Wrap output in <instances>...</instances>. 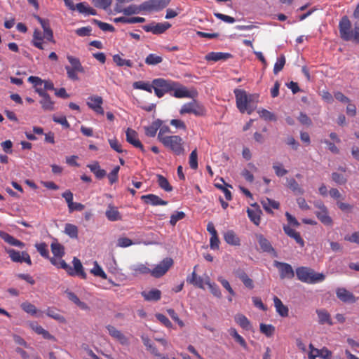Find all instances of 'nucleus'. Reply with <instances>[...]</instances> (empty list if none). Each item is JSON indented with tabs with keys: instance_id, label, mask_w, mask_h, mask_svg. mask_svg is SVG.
Here are the masks:
<instances>
[{
	"instance_id": "nucleus-1",
	"label": "nucleus",
	"mask_w": 359,
	"mask_h": 359,
	"mask_svg": "<svg viewBox=\"0 0 359 359\" xmlns=\"http://www.w3.org/2000/svg\"><path fill=\"white\" fill-rule=\"evenodd\" d=\"M295 273L298 280L309 284L320 283L325 278L323 273H316L313 269L306 266L297 267Z\"/></svg>"
},
{
	"instance_id": "nucleus-2",
	"label": "nucleus",
	"mask_w": 359,
	"mask_h": 359,
	"mask_svg": "<svg viewBox=\"0 0 359 359\" xmlns=\"http://www.w3.org/2000/svg\"><path fill=\"white\" fill-rule=\"evenodd\" d=\"M233 93L236 97V107L239 111L243 114L247 111L248 114H250L253 111L251 102L254 95L248 94L243 89H235Z\"/></svg>"
},
{
	"instance_id": "nucleus-3",
	"label": "nucleus",
	"mask_w": 359,
	"mask_h": 359,
	"mask_svg": "<svg viewBox=\"0 0 359 359\" xmlns=\"http://www.w3.org/2000/svg\"><path fill=\"white\" fill-rule=\"evenodd\" d=\"M161 143L177 156L184 154V141L179 135H170L167 138H163Z\"/></svg>"
},
{
	"instance_id": "nucleus-4",
	"label": "nucleus",
	"mask_w": 359,
	"mask_h": 359,
	"mask_svg": "<svg viewBox=\"0 0 359 359\" xmlns=\"http://www.w3.org/2000/svg\"><path fill=\"white\" fill-rule=\"evenodd\" d=\"M175 81L162 78L155 79L152 81L153 90L155 95L161 98L166 93H171L173 89Z\"/></svg>"
},
{
	"instance_id": "nucleus-5",
	"label": "nucleus",
	"mask_w": 359,
	"mask_h": 359,
	"mask_svg": "<svg viewBox=\"0 0 359 359\" xmlns=\"http://www.w3.org/2000/svg\"><path fill=\"white\" fill-rule=\"evenodd\" d=\"M205 107L195 100L184 104L180 110L181 115L192 114L196 116H203L205 114Z\"/></svg>"
},
{
	"instance_id": "nucleus-6",
	"label": "nucleus",
	"mask_w": 359,
	"mask_h": 359,
	"mask_svg": "<svg viewBox=\"0 0 359 359\" xmlns=\"http://www.w3.org/2000/svg\"><path fill=\"white\" fill-rule=\"evenodd\" d=\"M339 29L341 38L344 41H350L353 39L351 23L347 16H344L339 23Z\"/></svg>"
},
{
	"instance_id": "nucleus-7",
	"label": "nucleus",
	"mask_w": 359,
	"mask_h": 359,
	"mask_svg": "<svg viewBox=\"0 0 359 359\" xmlns=\"http://www.w3.org/2000/svg\"><path fill=\"white\" fill-rule=\"evenodd\" d=\"M6 252L13 262L26 263L29 266L32 264L29 255L26 251L19 252L14 249H6Z\"/></svg>"
},
{
	"instance_id": "nucleus-8",
	"label": "nucleus",
	"mask_w": 359,
	"mask_h": 359,
	"mask_svg": "<svg viewBox=\"0 0 359 359\" xmlns=\"http://www.w3.org/2000/svg\"><path fill=\"white\" fill-rule=\"evenodd\" d=\"M173 260L170 257L163 259L151 271V275L154 278L163 276L172 266Z\"/></svg>"
},
{
	"instance_id": "nucleus-9",
	"label": "nucleus",
	"mask_w": 359,
	"mask_h": 359,
	"mask_svg": "<svg viewBox=\"0 0 359 359\" xmlns=\"http://www.w3.org/2000/svg\"><path fill=\"white\" fill-rule=\"evenodd\" d=\"M170 2V0H148L142 3V7L144 11H158L165 8Z\"/></svg>"
},
{
	"instance_id": "nucleus-10",
	"label": "nucleus",
	"mask_w": 359,
	"mask_h": 359,
	"mask_svg": "<svg viewBox=\"0 0 359 359\" xmlns=\"http://www.w3.org/2000/svg\"><path fill=\"white\" fill-rule=\"evenodd\" d=\"M273 265L278 269L281 279H292L294 278V272L290 264L285 262L274 261Z\"/></svg>"
},
{
	"instance_id": "nucleus-11",
	"label": "nucleus",
	"mask_w": 359,
	"mask_h": 359,
	"mask_svg": "<svg viewBox=\"0 0 359 359\" xmlns=\"http://www.w3.org/2000/svg\"><path fill=\"white\" fill-rule=\"evenodd\" d=\"M171 27V24L168 22H152L149 25L142 26V29L147 32H151L154 34H161L164 33Z\"/></svg>"
},
{
	"instance_id": "nucleus-12",
	"label": "nucleus",
	"mask_w": 359,
	"mask_h": 359,
	"mask_svg": "<svg viewBox=\"0 0 359 359\" xmlns=\"http://www.w3.org/2000/svg\"><path fill=\"white\" fill-rule=\"evenodd\" d=\"M35 18L37 20V21L40 23L43 29V37L47 41L55 43V41L54 39L53 36V32L52 29L50 28V22L48 19H43L39 15H36Z\"/></svg>"
},
{
	"instance_id": "nucleus-13",
	"label": "nucleus",
	"mask_w": 359,
	"mask_h": 359,
	"mask_svg": "<svg viewBox=\"0 0 359 359\" xmlns=\"http://www.w3.org/2000/svg\"><path fill=\"white\" fill-rule=\"evenodd\" d=\"M126 141L128 143L132 144L135 148L140 149L142 152L145 153L144 146L140 141L138 138V134L135 130L128 128L126 130Z\"/></svg>"
},
{
	"instance_id": "nucleus-14",
	"label": "nucleus",
	"mask_w": 359,
	"mask_h": 359,
	"mask_svg": "<svg viewBox=\"0 0 359 359\" xmlns=\"http://www.w3.org/2000/svg\"><path fill=\"white\" fill-rule=\"evenodd\" d=\"M74 268L69 266V269L67 270V273L71 276H79L82 279L86 278V273L83 271V267L81 261L76 257H74L72 261Z\"/></svg>"
},
{
	"instance_id": "nucleus-15",
	"label": "nucleus",
	"mask_w": 359,
	"mask_h": 359,
	"mask_svg": "<svg viewBox=\"0 0 359 359\" xmlns=\"http://www.w3.org/2000/svg\"><path fill=\"white\" fill-rule=\"evenodd\" d=\"M88 100L87 105L89 108L93 109L97 114L101 115L104 114V109L102 107L103 103V99L102 97L98 95H92L90 96Z\"/></svg>"
},
{
	"instance_id": "nucleus-16",
	"label": "nucleus",
	"mask_w": 359,
	"mask_h": 359,
	"mask_svg": "<svg viewBox=\"0 0 359 359\" xmlns=\"http://www.w3.org/2000/svg\"><path fill=\"white\" fill-rule=\"evenodd\" d=\"M316 313L318 317V323L319 325H328L330 326L333 325L330 313L325 309H318L316 310Z\"/></svg>"
},
{
	"instance_id": "nucleus-17",
	"label": "nucleus",
	"mask_w": 359,
	"mask_h": 359,
	"mask_svg": "<svg viewBox=\"0 0 359 359\" xmlns=\"http://www.w3.org/2000/svg\"><path fill=\"white\" fill-rule=\"evenodd\" d=\"M255 238L261 248V249L266 252L276 255L274 248L272 247L271 243L261 233H256Z\"/></svg>"
},
{
	"instance_id": "nucleus-18",
	"label": "nucleus",
	"mask_w": 359,
	"mask_h": 359,
	"mask_svg": "<svg viewBox=\"0 0 359 359\" xmlns=\"http://www.w3.org/2000/svg\"><path fill=\"white\" fill-rule=\"evenodd\" d=\"M175 84L173 89L172 90V93H170V95L176 97V98H184V97H190L191 95L187 88L181 85L179 82L175 81Z\"/></svg>"
},
{
	"instance_id": "nucleus-19",
	"label": "nucleus",
	"mask_w": 359,
	"mask_h": 359,
	"mask_svg": "<svg viewBox=\"0 0 359 359\" xmlns=\"http://www.w3.org/2000/svg\"><path fill=\"white\" fill-rule=\"evenodd\" d=\"M336 294L337 298L344 302L355 303L357 300L353 293L344 287L337 288Z\"/></svg>"
},
{
	"instance_id": "nucleus-20",
	"label": "nucleus",
	"mask_w": 359,
	"mask_h": 359,
	"mask_svg": "<svg viewBox=\"0 0 359 359\" xmlns=\"http://www.w3.org/2000/svg\"><path fill=\"white\" fill-rule=\"evenodd\" d=\"M141 199L147 204H150L153 206L156 205H166L168 201L161 199L159 196L149 194L147 195H143L141 196Z\"/></svg>"
},
{
	"instance_id": "nucleus-21",
	"label": "nucleus",
	"mask_w": 359,
	"mask_h": 359,
	"mask_svg": "<svg viewBox=\"0 0 359 359\" xmlns=\"http://www.w3.org/2000/svg\"><path fill=\"white\" fill-rule=\"evenodd\" d=\"M232 57L233 55L231 53L222 52H210L205 56V59L207 61L213 62H217L220 60L225 61Z\"/></svg>"
},
{
	"instance_id": "nucleus-22",
	"label": "nucleus",
	"mask_w": 359,
	"mask_h": 359,
	"mask_svg": "<svg viewBox=\"0 0 359 359\" xmlns=\"http://www.w3.org/2000/svg\"><path fill=\"white\" fill-rule=\"evenodd\" d=\"M39 96L41 97L40 104L45 111H53L55 109V102L51 100L50 95L46 92H39Z\"/></svg>"
},
{
	"instance_id": "nucleus-23",
	"label": "nucleus",
	"mask_w": 359,
	"mask_h": 359,
	"mask_svg": "<svg viewBox=\"0 0 359 359\" xmlns=\"http://www.w3.org/2000/svg\"><path fill=\"white\" fill-rule=\"evenodd\" d=\"M105 216L107 219L111 222L120 221L122 219L121 214L118 208L111 204L107 206Z\"/></svg>"
},
{
	"instance_id": "nucleus-24",
	"label": "nucleus",
	"mask_w": 359,
	"mask_h": 359,
	"mask_svg": "<svg viewBox=\"0 0 359 359\" xmlns=\"http://www.w3.org/2000/svg\"><path fill=\"white\" fill-rule=\"evenodd\" d=\"M107 329L110 336L118 340L121 344H126L128 342V339L126 336L115 327L112 325H107Z\"/></svg>"
},
{
	"instance_id": "nucleus-25",
	"label": "nucleus",
	"mask_w": 359,
	"mask_h": 359,
	"mask_svg": "<svg viewBox=\"0 0 359 359\" xmlns=\"http://www.w3.org/2000/svg\"><path fill=\"white\" fill-rule=\"evenodd\" d=\"M317 218L325 226H332L333 221L331 217H330L327 208H324L322 210H317L315 212Z\"/></svg>"
},
{
	"instance_id": "nucleus-26",
	"label": "nucleus",
	"mask_w": 359,
	"mask_h": 359,
	"mask_svg": "<svg viewBox=\"0 0 359 359\" xmlns=\"http://www.w3.org/2000/svg\"><path fill=\"white\" fill-rule=\"evenodd\" d=\"M1 238L7 243L13 246H16L20 248H23L25 244L21 241L16 239L13 236L10 235L6 232H0Z\"/></svg>"
},
{
	"instance_id": "nucleus-27",
	"label": "nucleus",
	"mask_w": 359,
	"mask_h": 359,
	"mask_svg": "<svg viewBox=\"0 0 359 359\" xmlns=\"http://www.w3.org/2000/svg\"><path fill=\"white\" fill-rule=\"evenodd\" d=\"M196 269V266L194 268V271L187 278V282L190 283L197 287L204 289V280L202 277L198 276L195 269Z\"/></svg>"
},
{
	"instance_id": "nucleus-28",
	"label": "nucleus",
	"mask_w": 359,
	"mask_h": 359,
	"mask_svg": "<svg viewBox=\"0 0 359 359\" xmlns=\"http://www.w3.org/2000/svg\"><path fill=\"white\" fill-rule=\"evenodd\" d=\"M274 306L276 312L281 317H287L289 314V309L287 306L284 305L282 301L276 296L273 297Z\"/></svg>"
},
{
	"instance_id": "nucleus-29",
	"label": "nucleus",
	"mask_w": 359,
	"mask_h": 359,
	"mask_svg": "<svg viewBox=\"0 0 359 359\" xmlns=\"http://www.w3.org/2000/svg\"><path fill=\"white\" fill-rule=\"evenodd\" d=\"M161 125L162 121L160 119L153 121L150 126L144 127L145 135L151 137H155L157 130L161 128Z\"/></svg>"
},
{
	"instance_id": "nucleus-30",
	"label": "nucleus",
	"mask_w": 359,
	"mask_h": 359,
	"mask_svg": "<svg viewBox=\"0 0 359 359\" xmlns=\"http://www.w3.org/2000/svg\"><path fill=\"white\" fill-rule=\"evenodd\" d=\"M142 11H144L142 4H141L140 6L132 4L123 8V10H116L117 13H122L126 15L138 14Z\"/></svg>"
},
{
	"instance_id": "nucleus-31",
	"label": "nucleus",
	"mask_w": 359,
	"mask_h": 359,
	"mask_svg": "<svg viewBox=\"0 0 359 359\" xmlns=\"http://www.w3.org/2000/svg\"><path fill=\"white\" fill-rule=\"evenodd\" d=\"M224 241L231 245L238 246L241 245V241L236 233L232 231H227L224 235Z\"/></svg>"
},
{
	"instance_id": "nucleus-32",
	"label": "nucleus",
	"mask_w": 359,
	"mask_h": 359,
	"mask_svg": "<svg viewBox=\"0 0 359 359\" xmlns=\"http://www.w3.org/2000/svg\"><path fill=\"white\" fill-rule=\"evenodd\" d=\"M284 232L290 237L294 238L295 241L299 243L302 247L304 245V241L301 237L299 232L296 231L294 229H292L289 226H283Z\"/></svg>"
},
{
	"instance_id": "nucleus-33",
	"label": "nucleus",
	"mask_w": 359,
	"mask_h": 359,
	"mask_svg": "<svg viewBox=\"0 0 359 359\" xmlns=\"http://www.w3.org/2000/svg\"><path fill=\"white\" fill-rule=\"evenodd\" d=\"M46 314L48 317L58 321L60 323H66L65 318L62 316L59 311L55 308L48 307L46 311Z\"/></svg>"
},
{
	"instance_id": "nucleus-34",
	"label": "nucleus",
	"mask_w": 359,
	"mask_h": 359,
	"mask_svg": "<svg viewBox=\"0 0 359 359\" xmlns=\"http://www.w3.org/2000/svg\"><path fill=\"white\" fill-rule=\"evenodd\" d=\"M27 81L33 84L35 92L39 95V92H45L43 89L44 80L38 76H30Z\"/></svg>"
},
{
	"instance_id": "nucleus-35",
	"label": "nucleus",
	"mask_w": 359,
	"mask_h": 359,
	"mask_svg": "<svg viewBox=\"0 0 359 359\" xmlns=\"http://www.w3.org/2000/svg\"><path fill=\"white\" fill-rule=\"evenodd\" d=\"M235 322L243 329L250 330L251 328V324L250 320L245 316L241 313H238L234 316Z\"/></svg>"
},
{
	"instance_id": "nucleus-36",
	"label": "nucleus",
	"mask_w": 359,
	"mask_h": 359,
	"mask_svg": "<svg viewBox=\"0 0 359 359\" xmlns=\"http://www.w3.org/2000/svg\"><path fill=\"white\" fill-rule=\"evenodd\" d=\"M88 168L92 172H93L95 177L99 180L102 179L107 175L106 171L100 168V165L98 162H95L92 164L88 165Z\"/></svg>"
},
{
	"instance_id": "nucleus-37",
	"label": "nucleus",
	"mask_w": 359,
	"mask_h": 359,
	"mask_svg": "<svg viewBox=\"0 0 359 359\" xmlns=\"http://www.w3.org/2000/svg\"><path fill=\"white\" fill-rule=\"evenodd\" d=\"M142 296L147 301H158L161 297V292L159 290L153 289L149 292H142Z\"/></svg>"
},
{
	"instance_id": "nucleus-38",
	"label": "nucleus",
	"mask_w": 359,
	"mask_h": 359,
	"mask_svg": "<svg viewBox=\"0 0 359 359\" xmlns=\"http://www.w3.org/2000/svg\"><path fill=\"white\" fill-rule=\"evenodd\" d=\"M261 203L264 209L269 213L273 212L271 208L277 210L280 207V204L278 201L270 199L269 198H266L265 199L262 200Z\"/></svg>"
},
{
	"instance_id": "nucleus-39",
	"label": "nucleus",
	"mask_w": 359,
	"mask_h": 359,
	"mask_svg": "<svg viewBox=\"0 0 359 359\" xmlns=\"http://www.w3.org/2000/svg\"><path fill=\"white\" fill-rule=\"evenodd\" d=\"M236 276L247 288L250 290L254 288L253 280L248 276L245 271H239L236 273Z\"/></svg>"
},
{
	"instance_id": "nucleus-40",
	"label": "nucleus",
	"mask_w": 359,
	"mask_h": 359,
	"mask_svg": "<svg viewBox=\"0 0 359 359\" xmlns=\"http://www.w3.org/2000/svg\"><path fill=\"white\" fill-rule=\"evenodd\" d=\"M247 213L250 221L252 222L255 225L259 226L261 221L262 211L259 209L252 210L248 208Z\"/></svg>"
},
{
	"instance_id": "nucleus-41",
	"label": "nucleus",
	"mask_w": 359,
	"mask_h": 359,
	"mask_svg": "<svg viewBox=\"0 0 359 359\" xmlns=\"http://www.w3.org/2000/svg\"><path fill=\"white\" fill-rule=\"evenodd\" d=\"M43 38L44 37L42 36L41 32L38 29H35L33 33V39L32 41V43L36 48H37L40 50H43L44 47L43 46V42H42Z\"/></svg>"
},
{
	"instance_id": "nucleus-42",
	"label": "nucleus",
	"mask_w": 359,
	"mask_h": 359,
	"mask_svg": "<svg viewBox=\"0 0 359 359\" xmlns=\"http://www.w3.org/2000/svg\"><path fill=\"white\" fill-rule=\"evenodd\" d=\"M133 87L135 89H140L145 90L148 93H151L153 90L152 83L145 82L142 81H135L133 84Z\"/></svg>"
},
{
	"instance_id": "nucleus-43",
	"label": "nucleus",
	"mask_w": 359,
	"mask_h": 359,
	"mask_svg": "<svg viewBox=\"0 0 359 359\" xmlns=\"http://www.w3.org/2000/svg\"><path fill=\"white\" fill-rule=\"evenodd\" d=\"M64 232L71 238H78V227L72 224L67 223L65 224Z\"/></svg>"
},
{
	"instance_id": "nucleus-44",
	"label": "nucleus",
	"mask_w": 359,
	"mask_h": 359,
	"mask_svg": "<svg viewBox=\"0 0 359 359\" xmlns=\"http://www.w3.org/2000/svg\"><path fill=\"white\" fill-rule=\"evenodd\" d=\"M157 182L158 186L164 191L170 192L172 190V186L164 176L157 175Z\"/></svg>"
},
{
	"instance_id": "nucleus-45",
	"label": "nucleus",
	"mask_w": 359,
	"mask_h": 359,
	"mask_svg": "<svg viewBox=\"0 0 359 359\" xmlns=\"http://www.w3.org/2000/svg\"><path fill=\"white\" fill-rule=\"evenodd\" d=\"M51 251L55 257H62L65 255V248L62 245L59 243H52Z\"/></svg>"
},
{
	"instance_id": "nucleus-46",
	"label": "nucleus",
	"mask_w": 359,
	"mask_h": 359,
	"mask_svg": "<svg viewBox=\"0 0 359 359\" xmlns=\"http://www.w3.org/2000/svg\"><path fill=\"white\" fill-rule=\"evenodd\" d=\"M61 257H50L49 260L50 263L56 266L57 268H61L67 271V269H69V265L66 263V262L63 259H60Z\"/></svg>"
},
{
	"instance_id": "nucleus-47",
	"label": "nucleus",
	"mask_w": 359,
	"mask_h": 359,
	"mask_svg": "<svg viewBox=\"0 0 359 359\" xmlns=\"http://www.w3.org/2000/svg\"><path fill=\"white\" fill-rule=\"evenodd\" d=\"M67 58L69 62L71 64L72 68H74V69L79 70V72L81 73H83L84 72V69L79 58L73 57L72 55H67Z\"/></svg>"
},
{
	"instance_id": "nucleus-48",
	"label": "nucleus",
	"mask_w": 359,
	"mask_h": 359,
	"mask_svg": "<svg viewBox=\"0 0 359 359\" xmlns=\"http://www.w3.org/2000/svg\"><path fill=\"white\" fill-rule=\"evenodd\" d=\"M260 332L267 337H271L275 332V327L271 324L261 323L259 325Z\"/></svg>"
},
{
	"instance_id": "nucleus-49",
	"label": "nucleus",
	"mask_w": 359,
	"mask_h": 359,
	"mask_svg": "<svg viewBox=\"0 0 359 359\" xmlns=\"http://www.w3.org/2000/svg\"><path fill=\"white\" fill-rule=\"evenodd\" d=\"M163 61L161 56L156 54H149L145 58V63L148 65H156Z\"/></svg>"
},
{
	"instance_id": "nucleus-50",
	"label": "nucleus",
	"mask_w": 359,
	"mask_h": 359,
	"mask_svg": "<svg viewBox=\"0 0 359 359\" xmlns=\"http://www.w3.org/2000/svg\"><path fill=\"white\" fill-rule=\"evenodd\" d=\"M113 61L118 66L123 67L126 66L128 67H132L133 63L130 60L123 59L119 55L116 54L113 56Z\"/></svg>"
},
{
	"instance_id": "nucleus-51",
	"label": "nucleus",
	"mask_w": 359,
	"mask_h": 359,
	"mask_svg": "<svg viewBox=\"0 0 359 359\" xmlns=\"http://www.w3.org/2000/svg\"><path fill=\"white\" fill-rule=\"evenodd\" d=\"M35 248L39 254L44 258L48 259L50 258L49 257V251L48 249V245L45 243H36L35 244Z\"/></svg>"
},
{
	"instance_id": "nucleus-52",
	"label": "nucleus",
	"mask_w": 359,
	"mask_h": 359,
	"mask_svg": "<svg viewBox=\"0 0 359 359\" xmlns=\"http://www.w3.org/2000/svg\"><path fill=\"white\" fill-rule=\"evenodd\" d=\"M67 297L69 300L73 302L75 304H76L80 308L84 309L87 308L86 304L81 302L79 298L72 292L67 291L66 292Z\"/></svg>"
},
{
	"instance_id": "nucleus-53",
	"label": "nucleus",
	"mask_w": 359,
	"mask_h": 359,
	"mask_svg": "<svg viewBox=\"0 0 359 359\" xmlns=\"http://www.w3.org/2000/svg\"><path fill=\"white\" fill-rule=\"evenodd\" d=\"M189 164L191 169L196 170L198 167V154H197V149H194L190 155L189 158Z\"/></svg>"
},
{
	"instance_id": "nucleus-54",
	"label": "nucleus",
	"mask_w": 359,
	"mask_h": 359,
	"mask_svg": "<svg viewBox=\"0 0 359 359\" xmlns=\"http://www.w3.org/2000/svg\"><path fill=\"white\" fill-rule=\"evenodd\" d=\"M32 329L34 330L36 333L38 334H41L46 339H54V337L50 334L47 330L43 329L41 325H36L32 327Z\"/></svg>"
},
{
	"instance_id": "nucleus-55",
	"label": "nucleus",
	"mask_w": 359,
	"mask_h": 359,
	"mask_svg": "<svg viewBox=\"0 0 359 359\" xmlns=\"http://www.w3.org/2000/svg\"><path fill=\"white\" fill-rule=\"evenodd\" d=\"M93 22L97 25L100 29H102L104 32H114L115 29L114 27L107 22H102L97 19H93Z\"/></svg>"
},
{
	"instance_id": "nucleus-56",
	"label": "nucleus",
	"mask_w": 359,
	"mask_h": 359,
	"mask_svg": "<svg viewBox=\"0 0 359 359\" xmlns=\"http://www.w3.org/2000/svg\"><path fill=\"white\" fill-rule=\"evenodd\" d=\"M285 64V57L283 55H280L278 59L273 67L274 74H278L284 67Z\"/></svg>"
},
{
	"instance_id": "nucleus-57",
	"label": "nucleus",
	"mask_w": 359,
	"mask_h": 359,
	"mask_svg": "<svg viewBox=\"0 0 359 359\" xmlns=\"http://www.w3.org/2000/svg\"><path fill=\"white\" fill-rule=\"evenodd\" d=\"M20 306L24 311L29 314H31L32 316H34L37 313V309L36 306L29 302H23Z\"/></svg>"
},
{
	"instance_id": "nucleus-58",
	"label": "nucleus",
	"mask_w": 359,
	"mask_h": 359,
	"mask_svg": "<svg viewBox=\"0 0 359 359\" xmlns=\"http://www.w3.org/2000/svg\"><path fill=\"white\" fill-rule=\"evenodd\" d=\"M119 170H120V167L118 165H116L108 174L107 177H108L110 184H113L118 181Z\"/></svg>"
},
{
	"instance_id": "nucleus-59",
	"label": "nucleus",
	"mask_w": 359,
	"mask_h": 359,
	"mask_svg": "<svg viewBox=\"0 0 359 359\" xmlns=\"http://www.w3.org/2000/svg\"><path fill=\"white\" fill-rule=\"evenodd\" d=\"M90 272L94 276L101 277L103 279H107V278L106 273L97 262H95L94 267L91 269Z\"/></svg>"
},
{
	"instance_id": "nucleus-60",
	"label": "nucleus",
	"mask_w": 359,
	"mask_h": 359,
	"mask_svg": "<svg viewBox=\"0 0 359 359\" xmlns=\"http://www.w3.org/2000/svg\"><path fill=\"white\" fill-rule=\"evenodd\" d=\"M258 113L259 114V116L266 121L276 120V116L273 113L266 109H263L262 110H259L258 111Z\"/></svg>"
},
{
	"instance_id": "nucleus-61",
	"label": "nucleus",
	"mask_w": 359,
	"mask_h": 359,
	"mask_svg": "<svg viewBox=\"0 0 359 359\" xmlns=\"http://www.w3.org/2000/svg\"><path fill=\"white\" fill-rule=\"evenodd\" d=\"M112 3V0H93V4L97 8L106 10Z\"/></svg>"
},
{
	"instance_id": "nucleus-62",
	"label": "nucleus",
	"mask_w": 359,
	"mask_h": 359,
	"mask_svg": "<svg viewBox=\"0 0 359 359\" xmlns=\"http://www.w3.org/2000/svg\"><path fill=\"white\" fill-rule=\"evenodd\" d=\"M206 284L208 285L211 293L216 297L220 298L222 297V292L219 287L215 283H211L208 278Z\"/></svg>"
},
{
	"instance_id": "nucleus-63",
	"label": "nucleus",
	"mask_w": 359,
	"mask_h": 359,
	"mask_svg": "<svg viewBox=\"0 0 359 359\" xmlns=\"http://www.w3.org/2000/svg\"><path fill=\"white\" fill-rule=\"evenodd\" d=\"M288 187L290 189H292L293 191H296L298 194H302L304 193L303 189L299 187L297 182L292 178L287 180Z\"/></svg>"
},
{
	"instance_id": "nucleus-64",
	"label": "nucleus",
	"mask_w": 359,
	"mask_h": 359,
	"mask_svg": "<svg viewBox=\"0 0 359 359\" xmlns=\"http://www.w3.org/2000/svg\"><path fill=\"white\" fill-rule=\"evenodd\" d=\"M185 217V213L182 211L176 212L170 216V224L172 226H175L177 222Z\"/></svg>"
}]
</instances>
